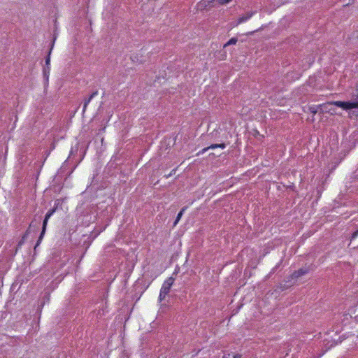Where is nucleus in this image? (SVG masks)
<instances>
[{"label":"nucleus","mask_w":358,"mask_h":358,"mask_svg":"<svg viewBox=\"0 0 358 358\" xmlns=\"http://www.w3.org/2000/svg\"><path fill=\"white\" fill-rule=\"evenodd\" d=\"M55 210L56 208H54L52 209H50L45 215V219L43 222V227H42V231H41V233L38 237V241L35 245V248L34 249L36 248L37 246L39 245V244L41 243L43 236H44V234L45 233V231H46V227H47V224H48V220L50 219V217L54 214V213L55 212Z\"/></svg>","instance_id":"obj_1"},{"label":"nucleus","mask_w":358,"mask_h":358,"mask_svg":"<svg viewBox=\"0 0 358 358\" xmlns=\"http://www.w3.org/2000/svg\"><path fill=\"white\" fill-rule=\"evenodd\" d=\"M329 104L334 105L337 107L341 108L343 110H351L353 108H358V101H336Z\"/></svg>","instance_id":"obj_2"},{"label":"nucleus","mask_w":358,"mask_h":358,"mask_svg":"<svg viewBox=\"0 0 358 358\" xmlns=\"http://www.w3.org/2000/svg\"><path fill=\"white\" fill-rule=\"evenodd\" d=\"M173 281H174V279L171 277L169 278H168L163 284L162 288H161V291L163 293H165V294H168L170 291V289H171V287L172 286L173 283Z\"/></svg>","instance_id":"obj_3"},{"label":"nucleus","mask_w":358,"mask_h":358,"mask_svg":"<svg viewBox=\"0 0 358 358\" xmlns=\"http://www.w3.org/2000/svg\"><path fill=\"white\" fill-rule=\"evenodd\" d=\"M225 147H226V144L225 143L212 144L210 146H208L207 148H205L199 152L197 155H199L201 154H203L204 152H206L209 149H215V148H220L222 149H224V148H225Z\"/></svg>","instance_id":"obj_4"},{"label":"nucleus","mask_w":358,"mask_h":358,"mask_svg":"<svg viewBox=\"0 0 358 358\" xmlns=\"http://www.w3.org/2000/svg\"><path fill=\"white\" fill-rule=\"evenodd\" d=\"M98 95V91L96 90L94 92H93L92 93V94L88 97V98H85V100H84V102H83V112L85 113L86 109H87V105L90 103V102L92 101V99L95 96Z\"/></svg>","instance_id":"obj_5"},{"label":"nucleus","mask_w":358,"mask_h":358,"mask_svg":"<svg viewBox=\"0 0 358 358\" xmlns=\"http://www.w3.org/2000/svg\"><path fill=\"white\" fill-rule=\"evenodd\" d=\"M38 222H35L34 221H32L31 222V224H29V229L26 231L25 234L23 235V236L22 237V241H24L25 239L27 238L29 234L30 233L31 230L30 229L31 227H35V228H38Z\"/></svg>","instance_id":"obj_6"},{"label":"nucleus","mask_w":358,"mask_h":358,"mask_svg":"<svg viewBox=\"0 0 358 358\" xmlns=\"http://www.w3.org/2000/svg\"><path fill=\"white\" fill-rule=\"evenodd\" d=\"M38 222H35L34 221H32L31 222V224H29V229L26 231L25 234L23 235V236L22 237V241H24L25 239L27 238L29 234L30 233L31 230L30 229L31 227H35V228H38Z\"/></svg>","instance_id":"obj_7"},{"label":"nucleus","mask_w":358,"mask_h":358,"mask_svg":"<svg viewBox=\"0 0 358 358\" xmlns=\"http://www.w3.org/2000/svg\"><path fill=\"white\" fill-rule=\"evenodd\" d=\"M308 273V270L306 268H301L298 271H296L292 274L293 278H297L299 277H301Z\"/></svg>","instance_id":"obj_8"},{"label":"nucleus","mask_w":358,"mask_h":358,"mask_svg":"<svg viewBox=\"0 0 358 358\" xmlns=\"http://www.w3.org/2000/svg\"><path fill=\"white\" fill-rule=\"evenodd\" d=\"M187 206H185V207H183V208L180 210V211L178 213V215H177V217H176V220H175V222H174V223H173V225H174V226H176V225L178 224V222H179V220H180L181 217L182 216V215H183L184 212L186 210V209H187Z\"/></svg>","instance_id":"obj_9"},{"label":"nucleus","mask_w":358,"mask_h":358,"mask_svg":"<svg viewBox=\"0 0 358 358\" xmlns=\"http://www.w3.org/2000/svg\"><path fill=\"white\" fill-rule=\"evenodd\" d=\"M252 13H248V14L239 17L238 20V24H241L242 22L247 21L252 17Z\"/></svg>","instance_id":"obj_10"},{"label":"nucleus","mask_w":358,"mask_h":358,"mask_svg":"<svg viewBox=\"0 0 358 358\" xmlns=\"http://www.w3.org/2000/svg\"><path fill=\"white\" fill-rule=\"evenodd\" d=\"M238 41V39L236 38H231L226 44H224V47L231 45H235Z\"/></svg>","instance_id":"obj_11"},{"label":"nucleus","mask_w":358,"mask_h":358,"mask_svg":"<svg viewBox=\"0 0 358 358\" xmlns=\"http://www.w3.org/2000/svg\"><path fill=\"white\" fill-rule=\"evenodd\" d=\"M49 73H50V67L45 66L43 68V75H44V77L46 78L47 80L48 79Z\"/></svg>","instance_id":"obj_12"},{"label":"nucleus","mask_w":358,"mask_h":358,"mask_svg":"<svg viewBox=\"0 0 358 358\" xmlns=\"http://www.w3.org/2000/svg\"><path fill=\"white\" fill-rule=\"evenodd\" d=\"M50 52H51V50H50L49 54H48V55L47 58L45 59V66H49V65H50Z\"/></svg>","instance_id":"obj_13"},{"label":"nucleus","mask_w":358,"mask_h":358,"mask_svg":"<svg viewBox=\"0 0 358 358\" xmlns=\"http://www.w3.org/2000/svg\"><path fill=\"white\" fill-rule=\"evenodd\" d=\"M166 294L162 292V291L160 290L159 296V300L160 301L164 300L166 297Z\"/></svg>","instance_id":"obj_14"},{"label":"nucleus","mask_w":358,"mask_h":358,"mask_svg":"<svg viewBox=\"0 0 358 358\" xmlns=\"http://www.w3.org/2000/svg\"><path fill=\"white\" fill-rule=\"evenodd\" d=\"M310 112H311L313 114H314V115H315V114H316V113H317V108H316L315 107H314V106L310 107Z\"/></svg>","instance_id":"obj_15"},{"label":"nucleus","mask_w":358,"mask_h":358,"mask_svg":"<svg viewBox=\"0 0 358 358\" xmlns=\"http://www.w3.org/2000/svg\"><path fill=\"white\" fill-rule=\"evenodd\" d=\"M358 236V229L356 230L352 235V238L355 239Z\"/></svg>","instance_id":"obj_16"},{"label":"nucleus","mask_w":358,"mask_h":358,"mask_svg":"<svg viewBox=\"0 0 358 358\" xmlns=\"http://www.w3.org/2000/svg\"><path fill=\"white\" fill-rule=\"evenodd\" d=\"M220 1V3H227L228 2H229L231 0H219Z\"/></svg>","instance_id":"obj_17"},{"label":"nucleus","mask_w":358,"mask_h":358,"mask_svg":"<svg viewBox=\"0 0 358 358\" xmlns=\"http://www.w3.org/2000/svg\"><path fill=\"white\" fill-rule=\"evenodd\" d=\"M233 358H241V355L239 354H236L234 355Z\"/></svg>","instance_id":"obj_18"},{"label":"nucleus","mask_w":358,"mask_h":358,"mask_svg":"<svg viewBox=\"0 0 358 358\" xmlns=\"http://www.w3.org/2000/svg\"><path fill=\"white\" fill-rule=\"evenodd\" d=\"M229 356H230V355H229V354L224 355L222 357V358H229Z\"/></svg>","instance_id":"obj_19"},{"label":"nucleus","mask_w":358,"mask_h":358,"mask_svg":"<svg viewBox=\"0 0 358 358\" xmlns=\"http://www.w3.org/2000/svg\"><path fill=\"white\" fill-rule=\"evenodd\" d=\"M24 241H22V238L20 240V241L19 242L18 245H21L22 244L24 243Z\"/></svg>","instance_id":"obj_20"},{"label":"nucleus","mask_w":358,"mask_h":358,"mask_svg":"<svg viewBox=\"0 0 358 358\" xmlns=\"http://www.w3.org/2000/svg\"><path fill=\"white\" fill-rule=\"evenodd\" d=\"M171 175H172V172H171V173H170V174H169V176H166V178H168V177L171 176Z\"/></svg>","instance_id":"obj_21"},{"label":"nucleus","mask_w":358,"mask_h":358,"mask_svg":"<svg viewBox=\"0 0 358 358\" xmlns=\"http://www.w3.org/2000/svg\"><path fill=\"white\" fill-rule=\"evenodd\" d=\"M357 39H358V35L357 36Z\"/></svg>","instance_id":"obj_22"}]
</instances>
